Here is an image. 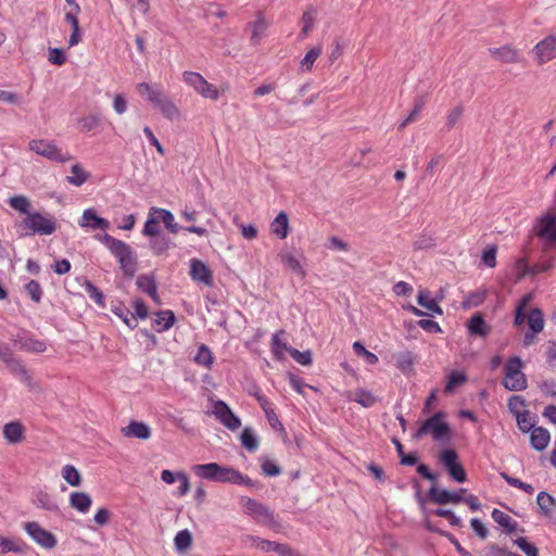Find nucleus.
I'll use <instances>...</instances> for the list:
<instances>
[{
  "label": "nucleus",
  "mask_w": 556,
  "mask_h": 556,
  "mask_svg": "<svg viewBox=\"0 0 556 556\" xmlns=\"http://www.w3.org/2000/svg\"><path fill=\"white\" fill-rule=\"evenodd\" d=\"M137 93L156 108L161 114L169 119L180 118V110L175 102L167 97L159 84L139 83L135 86Z\"/></svg>",
  "instance_id": "f257e3e1"
},
{
  "label": "nucleus",
  "mask_w": 556,
  "mask_h": 556,
  "mask_svg": "<svg viewBox=\"0 0 556 556\" xmlns=\"http://www.w3.org/2000/svg\"><path fill=\"white\" fill-rule=\"evenodd\" d=\"M101 241L117 260L125 276L132 277L137 269V257L129 244L105 233Z\"/></svg>",
  "instance_id": "f03ea898"
},
{
  "label": "nucleus",
  "mask_w": 556,
  "mask_h": 556,
  "mask_svg": "<svg viewBox=\"0 0 556 556\" xmlns=\"http://www.w3.org/2000/svg\"><path fill=\"white\" fill-rule=\"evenodd\" d=\"M444 418L445 414L443 412H438L430 418L422 421L414 434V439L420 440L427 434H430L434 441L450 439L452 434L451 428L450 425L444 421Z\"/></svg>",
  "instance_id": "7ed1b4c3"
},
{
  "label": "nucleus",
  "mask_w": 556,
  "mask_h": 556,
  "mask_svg": "<svg viewBox=\"0 0 556 556\" xmlns=\"http://www.w3.org/2000/svg\"><path fill=\"white\" fill-rule=\"evenodd\" d=\"M28 149L36 154L56 163L70 162L73 156L70 152H63L52 140L33 139L28 142Z\"/></svg>",
  "instance_id": "20e7f679"
},
{
  "label": "nucleus",
  "mask_w": 556,
  "mask_h": 556,
  "mask_svg": "<svg viewBox=\"0 0 556 556\" xmlns=\"http://www.w3.org/2000/svg\"><path fill=\"white\" fill-rule=\"evenodd\" d=\"M240 504L245 514L251 516L256 522L263 523L270 528H277L279 522L276 520L275 514L266 505L247 496L240 498Z\"/></svg>",
  "instance_id": "39448f33"
},
{
  "label": "nucleus",
  "mask_w": 556,
  "mask_h": 556,
  "mask_svg": "<svg viewBox=\"0 0 556 556\" xmlns=\"http://www.w3.org/2000/svg\"><path fill=\"white\" fill-rule=\"evenodd\" d=\"M182 80L202 98L217 101L220 97L218 88L208 83L200 73L185 71L182 73Z\"/></svg>",
  "instance_id": "423d86ee"
},
{
  "label": "nucleus",
  "mask_w": 556,
  "mask_h": 556,
  "mask_svg": "<svg viewBox=\"0 0 556 556\" xmlns=\"http://www.w3.org/2000/svg\"><path fill=\"white\" fill-rule=\"evenodd\" d=\"M23 227L29 233L52 235L56 230V220L49 214L30 212L23 220Z\"/></svg>",
  "instance_id": "0eeeda50"
},
{
  "label": "nucleus",
  "mask_w": 556,
  "mask_h": 556,
  "mask_svg": "<svg viewBox=\"0 0 556 556\" xmlns=\"http://www.w3.org/2000/svg\"><path fill=\"white\" fill-rule=\"evenodd\" d=\"M522 361L519 357H511L505 365L504 387L509 391H520L527 388V378L521 371Z\"/></svg>",
  "instance_id": "6e6552de"
},
{
  "label": "nucleus",
  "mask_w": 556,
  "mask_h": 556,
  "mask_svg": "<svg viewBox=\"0 0 556 556\" xmlns=\"http://www.w3.org/2000/svg\"><path fill=\"white\" fill-rule=\"evenodd\" d=\"M439 459L455 481L460 483L466 481L467 473L463 465L458 462V455L455 450L447 448L442 451Z\"/></svg>",
  "instance_id": "1a4fd4ad"
},
{
  "label": "nucleus",
  "mask_w": 556,
  "mask_h": 556,
  "mask_svg": "<svg viewBox=\"0 0 556 556\" xmlns=\"http://www.w3.org/2000/svg\"><path fill=\"white\" fill-rule=\"evenodd\" d=\"M536 235L541 239L556 242V206L549 208L538 222Z\"/></svg>",
  "instance_id": "9d476101"
},
{
  "label": "nucleus",
  "mask_w": 556,
  "mask_h": 556,
  "mask_svg": "<svg viewBox=\"0 0 556 556\" xmlns=\"http://www.w3.org/2000/svg\"><path fill=\"white\" fill-rule=\"evenodd\" d=\"M26 533L41 547L51 549L56 545L55 536L50 532L41 528L37 522H26L24 525Z\"/></svg>",
  "instance_id": "9b49d317"
},
{
  "label": "nucleus",
  "mask_w": 556,
  "mask_h": 556,
  "mask_svg": "<svg viewBox=\"0 0 556 556\" xmlns=\"http://www.w3.org/2000/svg\"><path fill=\"white\" fill-rule=\"evenodd\" d=\"M532 51L539 65L556 59V36H546L533 47Z\"/></svg>",
  "instance_id": "f8f14e48"
},
{
  "label": "nucleus",
  "mask_w": 556,
  "mask_h": 556,
  "mask_svg": "<svg viewBox=\"0 0 556 556\" xmlns=\"http://www.w3.org/2000/svg\"><path fill=\"white\" fill-rule=\"evenodd\" d=\"M213 413L216 418L229 430L233 431L240 428V419L232 413L230 407L225 402H215Z\"/></svg>",
  "instance_id": "ddd939ff"
},
{
  "label": "nucleus",
  "mask_w": 556,
  "mask_h": 556,
  "mask_svg": "<svg viewBox=\"0 0 556 556\" xmlns=\"http://www.w3.org/2000/svg\"><path fill=\"white\" fill-rule=\"evenodd\" d=\"M464 492L465 489H460L458 492H450L447 490L440 489L437 485H432L429 490V496L435 504H458L463 501L462 493Z\"/></svg>",
  "instance_id": "4468645a"
},
{
  "label": "nucleus",
  "mask_w": 556,
  "mask_h": 556,
  "mask_svg": "<svg viewBox=\"0 0 556 556\" xmlns=\"http://www.w3.org/2000/svg\"><path fill=\"white\" fill-rule=\"evenodd\" d=\"M218 482L254 486V482L248 476L231 467L219 466Z\"/></svg>",
  "instance_id": "2eb2a0df"
},
{
  "label": "nucleus",
  "mask_w": 556,
  "mask_h": 556,
  "mask_svg": "<svg viewBox=\"0 0 556 556\" xmlns=\"http://www.w3.org/2000/svg\"><path fill=\"white\" fill-rule=\"evenodd\" d=\"M489 53L494 60L505 64L518 63L521 59L519 50L511 45H504L498 48H490Z\"/></svg>",
  "instance_id": "dca6fc26"
},
{
  "label": "nucleus",
  "mask_w": 556,
  "mask_h": 556,
  "mask_svg": "<svg viewBox=\"0 0 556 556\" xmlns=\"http://www.w3.org/2000/svg\"><path fill=\"white\" fill-rule=\"evenodd\" d=\"M121 431L126 438H136L140 440H149L152 435L149 425L137 420H131L126 427H123Z\"/></svg>",
  "instance_id": "f3484780"
},
{
  "label": "nucleus",
  "mask_w": 556,
  "mask_h": 556,
  "mask_svg": "<svg viewBox=\"0 0 556 556\" xmlns=\"http://www.w3.org/2000/svg\"><path fill=\"white\" fill-rule=\"evenodd\" d=\"M190 276L193 280L203 282L205 286H211L213 283L211 269L200 260H191Z\"/></svg>",
  "instance_id": "a211bd4d"
},
{
  "label": "nucleus",
  "mask_w": 556,
  "mask_h": 556,
  "mask_svg": "<svg viewBox=\"0 0 556 556\" xmlns=\"http://www.w3.org/2000/svg\"><path fill=\"white\" fill-rule=\"evenodd\" d=\"M78 224L81 228H90L92 230H104L110 225L105 218L98 216L93 208L85 210Z\"/></svg>",
  "instance_id": "6ab92c4d"
},
{
  "label": "nucleus",
  "mask_w": 556,
  "mask_h": 556,
  "mask_svg": "<svg viewBox=\"0 0 556 556\" xmlns=\"http://www.w3.org/2000/svg\"><path fill=\"white\" fill-rule=\"evenodd\" d=\"M2 433L9 444H17L25 438V427L21 421H10L3 426Z\"/></svg>",
  "instance_id": "aec40b11"
},
{
  "label": "nucleus",
  "mask_w": 556,
  "mask_h": 556,
  "mask_svg": "<svg viewBox=\"0 0 556 556\" xmlns=\"http://www.w3.org/2000/svg\"><path fill=\"white\" fill-rule=\"evenodd\" d=\"M249 26L252 28L251 33V43L253 46H257L262 38L265 35V31L268 27V23L265 18V15L263 12H257L256 20L249 24Z\"/></svg>",
  "instance_id": "412c9836"
},
{
  "label": "nucleus",
  "mask_w": 556,
  "mask_h": 556,
  "mask_svg": "<svg viewBox=\"0 0 556 556\" xmlns=\"http://www.w3.org/2000/svg\"><path fill=\"white\" fill-rule=\"evenodd\" d=\"M111 312L121 318L127 327L135 329L138 325L135 314H130L129 308L122 302H112Z\"/></svg>",
  "instance_id": "4be33fe9"
},
{
  "label": "nucleus",
  "mask_w": 556,
  "mask_h": 556,
  "mask_svg": "<svg viewBox=\"0 0 556 556\" xmlns=\"http://www.w3.org/2000/svg\"><path fill=\"white\" fill-rule=\"evenodd\" d=\"M219 466L217 463L201 464L193 466L192 471L202 479L218 482Z\"/></svg>",
  "instance_id": "5701e85b"
},
{
  "label": "nucleus",
  "mask_w": 556,
  "mask_h": 556,
  "mask_svg": "<svg viewBox=\"0 0 556 556\" xmlns=\"http://www.w3.org/2000/svg\"><path fill=\"white\" fill-rule=\"evenodd\" d=\"M470 334L485 338L491 330V327L485 323L481 314H475L467 324Z\"/></svg>",
  "instance_id": "b1692460"
},
{
  "label": "nucleus",
  "mask_w": 556,
  "mask_h": 556,
  "mask_svg": "<svg viewBox=\"0 0 556 556\" xmlns=\"http://www.w3.org/2000/svg\"><path fill=\"white\" fill-rule=\"evenodd\" d=\"M175 319V315L172 311H162L156 314L152 321V327L156 332H163L173 327Z\"/></svg>",
  "instance_id": "393cba45"
},
{
  "label": "nucleus",
  "mask_w": 556,
  "mask_h": 556,
  "mask_svg": "<svg viewBox=\"0 0 556 556\" xmlns=\"http://www.w3.org/2000/svg\"><path fill=\"white\" fill-rule=\"evenodd\" d=\"M270 230L279 239H286L289 235V218L287 213L280 212L270 224Z\"/></svg>",
  "instance_id": "a878e982"
},
{
  "label": "nucleus",
  "mask_w": 556,
  "mask_h": 556,
  "mask_svg": "<svg viewBox=\"0 0 556 556\" xmlns=\"http://www.w3.org/2000/svg\"><path fill=\"white\" fill-rule=\"evenodd\" d=\"M92 504L89 494L85 492H73L70 496V505L79 513L86 514Z\"/></svg>",
  "instance_id": "bb28decb"
},
{
  "label": "nucleus",
  "mask_w": 556,
  "mask_h": 556,
  "mask_svg": "<svg viewBox=\"0 0 556 556\" xmlns=\"http://www.w3.org/2000/svg\"><path fill=\"white\" fill-rule=\"evenodd\" d=\"M348 399L366 408L374 406L377 402V397L370 391L364 389H357L353 392H349Z\"/></svg>",
  "instance_id": "cd10ccee"
},
{
  "label": "nucleus",
  "mask_w": 556,
  "mask_h": 556,
  "mask_svg": "<svg viewBox=\"0 0 556 556\" xmlns=\"http://www.w3.org/2000/svg\"><path fill=\"white\" fill-rule=\"evenodd\" d=\"M549 439H551L549 432L544 428L538 427V428L532 429V431H531V435H530L531 445L536 451H543L544 448H546V446L548 445Z\"/></svg>",
  "instance_id": "c85d7f7f"
},
{
  "label": "nucleus",
  "mask_w": 556,
  "mask_h": 556,
  "mask_svg": "<svg viewBox=\"0 0 556 556\" xmlns=\"http://www.w3.org/2000/svg\"><path fill=\"white\" fill-rule=\"evenodd\" d=\"M89 177L90 174L84 169L81 164L76 163L71 167V175L66 177V181L75 187H80Z\"/></svg>",
  "instance_id": "c756f323"
},
{
  "label": "nucleus",
  "mask_w": 556,
  "mask_h": 556,
  "mask_svg": "<svg viewBox=\"0 0 556 556\" xmlns=\"http://www.w3.org/2000/svg\"><path fill=\"white\" fill-rule=\"evenodd\" d=\"M136 283L141 291L147 293L155 302H159L156 285L152 277H150L148 275H141L138 277Z\"/></svg>",
  "instance_id": "7c9ffc66"
},
{
  "label": "nucleus",
  "mask_w": 556,
  "mask_h": 556,
  "mask_svg": "<svg viewBox=\"0 0 556 556\" xmlns=\"http://www.w3.org/2000/svg\"><path fill=\"white\" fill-rule=\"evenodd\" d=\"M536 503L544 516H551L556 508V500L544 491L538 494Z\"/></svg>",
  "instance_id": "2f4dec72"
},
{
  "label": "nucleus",
  "mask_w": 556,
  "mask_h": 556,
  "mask_svg": "<svg viewBox=\"0 0 556 556\" xmlns=\"http://www.w3.org/2000/svg\"><path fill=\"white\" fill-rule=\"evenodd\" d=\"M491 516L493 520L503 528H505L508 533H511L516 530L517 522L506 513L497 508H494Z\"/></svg>",
  "instance_id": "473e14b6"
},
{
  "label": "nucleus",
  "mask_w": 556,
  "mask_h": 556,
  "mask_svg": "<svg viewBox=\"0 0 556 556\" xmlns=\"http://www.w3.org/2000/svg\"><path fill=\"white\" fill-rule=\"evenodd\" d=\"M321 53H323L321 46H315V47L311 48L300 62L301 71L302 72H311L313 70L315 61L320 56Z\"/></svg>",
  "instance_id": "72a5a7b5"
},
{
  "label": "nucleus",
  "mask_w": 556,
  "mask_h": 556,
  "mask_svg": "<svg viewBox=\"0 0 556 556\" xmlns=\"http://www.w3.org/2000/svg\"><path fill=\"white\" fill-rule=\"evenodd\" d=\"M280 261L283 265H286L293 273L300 275L301 277L305 276V269L302 266L301 262L291 253L283 252L279 254Z\"/></svg>",
  "instance_id": "f704fd0d"
},
{
  "label": "nucleus",
  "mask_w": 556,
  "mask_h": 556,
  "mask_svg": "<svg viewBox=\"0 0 556 556\" xmlns=\"http://www.w3.org/2000/svg\"><path fill=\"white\" fill-rule=\"evenodd\" d=\"M7 367L13 375L18 377L23 382H25L27 384L30 383L31 376L29 375L27 368L25 367V365L22 363L21 359H18V358L13 359L9 364H7Z\"/></svg>",
  "instance_id": "c9c22d12"
},
{
  "label": "nucleus",
  "mask_w": 556,
  "mask_h": 556,
  "mask_svg": "<svg viewBox=\"0 0 556 556\" xmlns=\"http://www.w3.org/2000/svg\"><path fill=\"white\" fill-rule=\"evenodd\" d=\"M417 303L431 313L442 315L443 311L434 299H431L428 291H420L417 295Z\"/></svg>",
  "instance_id": "e433bc0d"
},
{
  "label": "nucleus",
  "mask_w": 556,
  "mask_h": 556,
  "mask_svg": "<svg viewBox=\"0 0 556 556\" xmlns=\"http://www.w3.org/2000/svg\"><path fill=\"white\" fill-rule=\"evenodd\" d=\"M285 331L280 330L279 332L275 333L271 338V351L277 359H281L283 357L285 352H289L291 349L288 343L280 339V334H283Z\"/></svg>",
  "instance_id": "4c0bfd02"
},
{
  "label": "nucleus",
  "mask_w": 556,
  "mask_h": 556,
  "mask_svg": "<svg viewBox=\"0 0 556 556\" xmlns=\"http://www.w3.org/2000/svg\"><path fill=\"white\" fill-rule=\"evenodd\" d=\"M543 313L540 308H533L528 315V325L531 331L539 333L544 329Z\"/></svg>",
  "instance_id": "58836bf2"
},
{
  "label": "nucleus",
  "mask_w": 556,
  "mask_h": 556,
  "mask_svg": "<svg viewBox=\"0 0 556 556\" xmlns=\"http://www.w3.org/2000/svg\"><path fill=\"white\" fill-rule=\"evenodd\" d=\"M532 300V294L527 293L522 296L515 311L514 324L519 327L526 321V308Z\"/></svg>",
  "instance_id": "ea45409f"
},
{
  "label": "nucleus",
  "mask_w": 556,
  "mask_h": 556,
  "mask_svg": "<svg viewBox=\"0 0 556 556\" xmlns=\"http://www.w3.org/2000/svg\"><path fill=\"white\" fill-rule=\"evenodd\" d=\"M174 544L179 553H185L192 544V535L189 530L179 531L174 539Z\"/></svg>",
  "instance_id": "a19ab883"
},
{
  "label": "nucleus",
  "mask_w": 556,
  "mask_h": 556,
  "mask_svg": "<svg viewBox=\"0 0 556 556\" xmlns=\"http://www.w3.org/2000/svg\"><path fill=\"white\" fill-rule=\"evenodd\" d=\"M155 213H157L164 223L165 227L172 233H177L180 229L179 225L175 223L174 215L170 211L165 208H153Z\"/></svg>",
  "instance_id": "79ce46f5"
},
{
  "label": "nucleus",
  "mask_w": 556,
  "mask_h": 556,
  "mask_svg": "<svg viewBox=\"0 0 556 556\" xmlns=\"http://www.w3.org/2000/svg\"><path fill=\"white\" fill-rule=\"evenodd\" d=\"M9 205L20 212L25 214L26 216L30 213L29 208L31 206L30 201L25 195H14L9 199Z\"/></svg>",
  "instance_id": "37998d69"
},
{
  "label": "nucleus",
  "mask_w": 556,
  "mask_h": 556,
  "mask_svg": "<svg viewBox=\"0 0 556 556\" xmlns=\"http://www.w3.org/2000/svg\"><path fill=\"white\" fill-rule=\"evenodd\" d=\"M62 477L72 486H79L81 483V476L73 465H65L63 467Z\"/></svg>",
  "instance_id": "c03bdc74"
},
{
  "label": "nucleus",
  "mask_w": 556,
  "mask_h": 556,
  "mask_svg": "<svg viewBox=\"0 0 556 556\" xmlns=\"http://www.w3.org/2000/svg\"><path fill=\"white\" fill-rule=\"evenodd\" d=\"M194 362L200 366L211 368V365L213 364V355L211 350L205 344H201L199 346L194 356Z\"/></svg>",
  "instance_id": "a18cd8bd"
},
{
  "label": "nucleus",
  "mask_w": 556,
  "mask_h": 556,
  "mask_svg": "<svg viewBox=\"0 0 556 556\" xmlns=\"http://www.w3.org/2000/svg\"><path fill=\"white\" fill-rule=\"evenodd\" d=\"M170 247V240L166 236H157L150 241V248L155 255H162Z\"/></svg>",
  "instance_id": "49530a36"
},
{
  "label": "nucleus",
  "mask_w": 556,
  "mask_h": 556,
  "mask_svg": "<svg viewBox=\"0 0 556 556\" xmlns=\"http://www.w3.org/2000/svg\"><path fill=\"white\" fill-rule=\"evenodd\" d=\"M101 124L100 117L94 114L83 116L78 119V127L83 132H89L98 128Z\"/></svg>",
  "instance_id": "de8ad7c7"
},
{
  "label": "nucleus",
  "mask_w": 556,
  "mask_h": 556,
  "mask_svg": "<svg viewBox=\"0 0 556 556\" xmlns=\"http://www.w3.org/2000/svg\"><path fill=\"white\" fill-rule=\"evenodd\" d=\"M466 381L467 377L464 372L452 371L447 377V382L444 388V392L452 393L456 387L464 384Z\"/></svg>",
  "instance_id": "09e8293b"
},
{
  "label": "nucleus",
  "mask_w": 556,
  "mask_h": 556,
  "mask_svg": "<svg viewBox=\"0 0 556 556\" xmlns=\"http://www.w3.org/2000/svg\"><path fill=\"white\" fill-rule=\"evenodd\" d=\"M0 552L2 554L9 552L22 553L23 552V542L13 541L3 536H0Z\"/></svg>",
  "instance_id": "8fccbe9b"
},
{
  "label": "nucleus",
  "mask_w": 556,
  "mask_h": 556,
  "mask_svg": "<svg viewBox=\"0 0 556 556\" xmlns=\"http://www.w3.org/2000/svg\"><path fill=\"white\" fill-rule=\"evenodd\" d=\"M85 291L98 306L102 308L105 306L103 293L93 283L87 281L85 283Z\"/></svg>",
  "instance_id": "3c124183"
},
{
  "label": "nucleus",
  "mask_w": 556,
  "mask_h": 556,
  "mask_svg": "<svg viewBox=\"0 0 556 556\" xmlns=\"http://www.w3.org/2000/svg\"><path fill=\"white\" fill-rule=\"evenodd\" d=\"M302 29H301V33H300V36L302 38H305L309 31L313 29L314 27V23H315V13L313 10H307L303 13L302 15Z\"/></svg>",
  "instance_id": "603ef678"
},
{
  "label": "nucleus",
  "mask_w": 556,
  "mask_h": 556,
  "mask_svg": "<svg viewBox=\"0 0 556 556\" xmlns=\"http://www.w3.org/2000/svg\"><path fill=\"white\" fill-rule=\"evenodd\" d=\"M514 544L518 546L527 556H539V549L530 543L526 538L520 536L514 540Z\"/></svg>",
  "instance_id": "864d4df0"
},
{
  "label": "nucleus",
  "mask_w": 556,
  "mask_h": 556,
  "mask_svg": "<svg viewBox=\"0 0 556 556\" xmlns=\"http://www.w3.org/2000/svg\"><path fill=\"white\" fill-rule=\"evenodd\" d=\"M79 13L80 7L78 3L68 4V10L65 12V21L71 24L72 29L79 27Z\"/></svg>",
  "instance_id": "5fc2aeb1"
},
{
  "label": "nucleus",
  "mask_w": 556,
  "mask_h": 556,
  "mask_svg": "<svg viewBox=\"0 0 556 556\" xmlns=\"http://www.w3.org/2000/svg\"><path fill=\"white\" fill-rule=\"evenodd\" d=\"M463 113H464V109L460 105H457L447 112L445 125L448 130H451L455 127V125L462 118Z\"/></svg>",
  "instance_id": "6e6d98bb"
},
{
  "label": "nucleus",
  "mask_w": 556,
  "mask_h": 556,
  "mask_svg": "<svg viewBox=\"0 0 556 556\" xmlns=\"http://www.w3.org/2000/svg\"><path fill=\"white\" fill-rule=\"evenodd\" d=\"M286 544H280L274 541L265 540L257 541L256 548L263 551V552H277L280 556L283 552Z\"/></svg>",
  "instance_id": "4d7b16f0"
},
{
  "label": "nucleus",
  "mask_w": 556,
  "mask_h": 556,
  "mask_svg": "<svg viewBox=\"0 0 556 556\" xmlns=\"http://www.w3.org/2000/svg\"><path fill=\"white\" fill-rule=\"evenodd\" d=\"M353 350L357 355H363L368 364L375 365L378 363V356L366 350L361 342H355L353 344Z\"/></svg>",
  "instance_id": "13d9d810"
},
{
  "label": "nucleus",
  "mask_w": 556,
  "mask_h": 556,
  "mask_svg": "<svg viewBox=\"0 0 556 556\" xmlns=\"http://www.w3.org/2000/svg\"><path fill=\"white\" fill-rule=\"evenodd\" d=\"M241 443L247 450H249L251 452L255 451L258 446V442H257L256 438L247 428L241 433Z\"/></svg>",
  "instance_id": "bf43d9fd"
},
{
  "label": "nucleus",
  "mask_w": 556,
  "mask_h": 556,
  "mask_svg": "<svg viewBox=\"0 0 556 556\" xmlns=\"http://www.w3.org/2000/svg\"><path fill=\"white\" fill-rule=\"evenodd\" d=\"M160 224H159V220L153 218V217H149L148 220L144 224V227H143V230H142V233L144 236H148V237H151V238H155L157 236H160Z\"/></svg>",
  "instance_id": "052dcab7"
},
{
  "label": "nucleus",
  "mask_w": 556,
  "mask_h": 556,
  "mask_svg": "<svg viewBox=\"0 0 556 556\" xmlns=\"http://www.w3.org/2000/svg\"><path fill=\"white\" fill-rule=\"evenodd\" d=\"M556 266V257H549L541 263L534 264L531 266V275H538L541 273H545Z\"/></svg>",
  "instance_id": "680f3d73"
},
{
  "label": "nucleus",
  "mask_w": 556,
  "mask_h": 556,
  "mask_svg": "<svg viewBox=\"0 0 556 556\" xmlns=\"http://www.w3.org/2000/svg\"><path fill=\"white\" fill-rule=\"evenodd\" d=\"M25 290L30 299L38 303L41 300L42 289L36 280H30L26 286Z\"/></svg>",
  "instance_id": "e2e57ef3"
},
{
  "label": "nucleus",
  "mask_w": 556,
  "mask_h": 556,
  "mask_svg": "<svg viewBox=\"0 0 556 556\" xmlns=\"http://www.w3.org/2000/svg\"><path fill=\"white\" fill-rule=\"evenodd\" d=\"M48 61H49L51 64H54V65L61 66V65L65 64V62H66V55H65V53H64V51H63L62 49H59V48H50V49H49Z\"/></svg>",
  "instance_id": "0e129e2a"
},
{
  "label": "nucleus",
  "mask_w": 556,
  "mask_h": 556,
  "mask_svg": "<svg viewBox=\"0 0 556 556\" xmlns=\"http://www.w3.org/2000/svg\"><path fill=\"white\" fill-rule=\"evenodd\" d=\"M22 348L33 353H43L47 350V345L43 341L29 339L23 342Z\"/></svg>",
  "instance_id": "69168bd1"
},
{
  "label": "nucleus",
  "mask_w": 556,
  "mask_h": 556,
  "mask_svg": "<svg viewBox=\"0 0 556 556\" xmlns=\"http://www.w3.org/2000/svg\"><path fill=\"white\" fill-rule=\"evenodd\" d=\"M132 308L134 312H130V314H135L136 320L138 318L146 319L149 315L148 307L141 299H136L132 302Z\"/></svg>",
  "instance_id": "338daca9"
},
{
  "label": "nucleus",
  "mask_w": 556,
  "mask_h": 556,
  "mask_svg": "<svg viewBox=\"0 0 556 556\" xmlns=\"http://www.w3.org/2000/svg\"><path fill=\"white\" fill-rule=\"evenodd\" d=\"M433 513L439 517L447 519L448 523L453 527L460 526V519L450 509L438 508Z\"/></svg>",
  "instance_id": "774afa93"
}]
</instances>
